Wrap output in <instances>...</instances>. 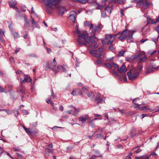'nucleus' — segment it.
<instances>
[{"label": "nucleus", "instance_id": "1", "mask_svg": "<svg viewBox=\"0 0 159 159\" xmlns=\"http://www.w3.org/2000/svg\"><path fill=\"white\" fill-rule=\"evenodd\" d=\"M103 27L101 24H98L97 26L93 25L91 30H89L90 33L93 34L91 36H88V34L84 31L79 30L78 29L77 25H76V33L78 34V38L77 42L79 45H84L87 44L90 42L88 37L90 39L91 42L94 43L95 39H97L95 35L98 33L99 30H100Z\"/></svg>", "mask_w": 159, "mask_h": 159}, {"label": "nucleus", "instance_id": "2", "mask_svg": "<svg viewBox=\"0 0 159 159\" xmlns=\"http://www.w3.org/2000/svg\"><path fill=\"white\" fill-rule=\"evenodd\" d=\"M126 30H124L122 32H119L115 34H107L105 38V42L102 40V43L103 44H106L107 45H110L113 42L116 37L118 34H126Z\"/></svg>", "mask_w": 159, "mask_h": 159}, {"label": "nucleus", "instance_id": "3", "mask_svg": "<svg viewBox=\"0 0 159 159\" xmlns=\"http://www.w3.org/2000/svg\"><path fill=\"white\" fill-rule=\"evenodd\" d=\"M129 79L132 80L136 79L139 75V72L135 69H132L127 72Z\"/></svg>", "mask_w": 159, "mask_h": 159}, {"label": "nucleus", "instance_id": "4", "mask_svg": "<svg viewBox=\"0 0 159 159\" xmlns=\"http://www.w3.org/2000/svg\"><path fill=\"white\" fill-rule=\"evenodd\" d=\"M43 2L47 6L53 7L54 6H56L59 4L61 1L60 0H43Z\"/></svg>", "mask_w": 159, "mask_h": 159}, {"label": "nucleus", "instance_id": "5", "mask_svg": "<svg viewBox=\"0 0 159 159\" xmlns=\"http://www.w3.org/2000/svg\"><path fill=\"white\" fill-rule=\"evenodd\" d=\"M57 65V63L55 60V58H54L53 59V61L51 62L50 64L48 63L46 67V69L48 70V69L51 68L53 71L56 68V66Z\"/></svg>", "mask_w": 159, "mask_h": 159}, {"label": "nucleus", "instance_id": "6", "mask_svg": "<svg viewBox=\"0 0 159 159\" xmlns=\"http://www.w3.org/2000/svg\"><path fill=\"white\" fill-rule=\"evenodd\" d=\"M76 14V11H72L70 12L69 17L73 23L75 22V16Z\"/></svg>", "mask_w": 159, "mask_h": 159}, {"label": "nucleus", "instance_id": "7", "mask_svg": "<svg viewBox=\"0 0 159 159\" xmlns=\"http://www.w3.org/2000/svg\"><path fill=\"white\" fill-rule=\"evenodd\" d=\"M117 70L119 73L123 74H125L127 71L125 66L124 64L122 65L120 68H118Z\"/></svg>", "mask_w": 159, "mask_h": 159}, {"label": "nucleus", "instance_id": "8", "mask_svg": "<svg viewBox=\"0 0 159 159\" xmlns=\"http://www.w3.org/2000/svg\"><path fill=\"white\" fill-rule=\"evenodd\" d=\"M126 30V34H118V35H120V36L118 37V39H119L120 41H123L127 37V32L129 33H130V31H127L126 30Z\"/></svg>", "mask_w": 159, "mask_h": 159}, {"label": "nucleus", "instance_id": "9", "mask_svg": "<svg viewBox=\"0 0 159 159\" xmlns=\"http://www.w3.org/2000/svg\"><path fill=\"white\" fill-rule=\"evenodd\" d=\"M57 10L59 14H63L66 11V9L64 7H57Z\"/></svg>", "mask_w": 159, "mask_h": 159}, {"label": "nucleus", "instance_id": "10", "mask_svg": "<svg viewBox=\"0 0 159 159\" xmlns=\"http://www.w3.org/2000/svg\"><path fill=\"white\" fill-rule=\"evenodd\" d=\"M98 51L100 53H97V54L95 55L94 57H95L98 58L105 54V53H104L103 50L102 48H98Z\"/></svg>", "mask_w": 159, "mask_h": 159}, {"label": "nucleus", "instance_id": "11", "mask_svg": "<svg viewBox=\"0 0 159 159\" xmlns=\"http://www.w3.org/2000/svg\"><path fill=\"white\" fill-rule=\"evenodd\" d=\"M89 119V117L88 115H85L84 116L80 117L79 118L80 121L82 122V123H84L86 121L88 120Z\"/></svg>", "mask_w": 159, "mask_h": 159}, {"label": "nucleus", "instance_id": "12", "mask_svg": "<svg viewBox=\"0 0 159 159\" xmlns=\"http://www.w3.org/2000/svg\"><path fill=\"white\" fill-rule=\"evenodd\" d=\"M8 3L10 7L15 9L17 11L18 8L17 7H16V6L17 4L16 1L12 0L10 1Z\"/></svg>", "mask_w": 159, "mask_h": 159}, {"label": "nucleus", "instance_id": "13", "mask_svg": "<svg viewBox=\"0 0 159 159\" xmlns=\"http://www.w3.org/2000/svg\"><path fill=\"white\" fill-rule=\"evenodd\" d=\"M62 71L65 72L66 70L65 68H64V67L61 66H58L57 68H55L54 70H53V71L56 73Z\"/></svg>", "mask_w": 159, "mask_h": 159}, {"label": "nucleus", "instance_id": "14", "mask_svg": "<svg viewBox=\"0 0 159 159\" xmlns=\"http://www.w3.org/2000/svg\"><path fill=\"white\" fill-rule=\"evenodd\" d=\"M144 1L143 3V6L144 7V8H147L149 5V2L148 0H143Z\"/></svg>", "mask_w": 159, "mask_h": 159}, {"label": "nucleus", "instance_id": "15", "mask_svg": "<svg viewBox=\"0 0 159 159\" xmlns=\"http://www.w3.org/2000/svg\"><path fill=\"white\" fill-rule=\"evenodd\" d=\"M111 2H116L117 1V0H110ZM102 3L103 4L105 2L107 1V0H102ZM99 6V9H101L104 6V5L102 4V5H98Z\"/></svg>", "mask_w": 159, "mask_h": 159}, {"label": "nucleus", "instance_id": "16", "mask_svg": "<svg viewBox=\"0 0 159 159\" xmlns=\"http://www.w3.org/2000/svg\"><path fill=\"white\" fill-rule=\"evenodd\" d=\"M12 34L13 35L14 39L19 37V35L18 34L17 32H16L15 31H11Z\"/></svg>", "mask_w": 159, "mask_h": 159}, {"label": "nucleus", "instance_id": "17", "mask_svg": "<svg viewBox=\"0 0 159 159\" xmlns=\"http://www.w3.org/2000/svg\"><path fill=\"white\" fill-rule=\"evenodd\" d=\"M112 7L113 6H111V7L109 6H107L105 8V10L107 11L108 13L110 14Z\"/></svg>", "mask_w": 159, "mask_h": 159}, {"label": "nucleus", "instance_id": "18", "mask_svg": "<svg viewBox=\"0 0 159 159\" xmlns=\"http://www.w3.org/2000/svg\"><path fill=\"white\" fill-rule=\"evenodd\" d=\"M84 25L86 26H88L89 29L90 30H91L93 26V25L90 24L89 22L86 21L84 22Z\"/></svg>", "mask_w": 159, "mask_h": 159}, {"label": "nucleus", "instance_id": "19", "mask_svg": "<svg viewBox=\"0 0 159 159\" xmlns=\"http://www.w3.org/2000/svg\"><path fill=\"white\" fill-rule=\"evenodd\" d=\"M142 55H144V56L142 58H141L140 59V62H146L147 58L145 56V54L144 55V54H142Z\"/></svg>", "mask_w": 159, "mask_h": 159}, {"label": "nucleus", "instance_id": "20", "mask_svg": "<svg viewBox=\"0 0 159 159\" xmlns=\"http://www.w3.org/2000/svg\"><path fill=\"white\" fill-rule=\"evenodd\" d=\"M153 70H152V68L150 67H148L147 69L146 73L148 74L150 73L153 72Z\"/></svg>", "mask_w": 159, "mask_h": 159}, {"label": "nucleus", "instance_id": "21", "mask_svg": "<svg viewBox=\"0 0 159 159\" xmlns=\"http://www.w3.org/2000/svg\"><path fill=\"white\" fill-rule=\"evenodd\" d=\"M143 0H138V2H137V4L139 7H142L143 6Z\"/></svg>", "mask_w": 159, "mask_h": 159}, {"label": "nucleus", "instance_id": "22", "mask_svg": "<svg viewBox=\"0 0 159 159\" xmlns=\"http://www.w3.org/2000/svg\"><path fill=\"white\" fill-rule=\"evenodd\" d=\"M153 111V110L151 109L148 106H145V109H144L145 112H146L147 111L152 112Z\"/></svg>", "mask_w": 159, "mask_h": 159}, {"label": "nucleus", "instance_id": "23", "mask_svg": "<svg viewBox=\"0 0 159 159\" xmlns=\"http://www.w3.org/2000/svg\"><path fill=\"white\" fill-rule=\"evenodd\" d=\"M94 156L96 157H102V156L98 151H96L95 152V155H94Z\"/></svg>", "mask_w": 159, "mask_h": 159}, {"label": "nucleus", "instance_id": "24", "mask_svg": "<svg viewBox=\"0 0 159 159\" xmlns=\"http://www.w3.org/2000/svg\"><path fill=\"white\" fill-rule=\"evenodd\" d=\"M142 54H144L145 55V53L144 52H140L139 54L137 55H135L133 56V58L134 59H135L137 58L138 57L141 56V55Z\"/></svg>", "mask_w": 159, "mask_h": 159}, {"label": "nucleus", "instance_id": "25", "mask_svg": "<svg viewBox=\"0 0 159 159\" xmlns=\"http://www.w3.org/2000/svg\"><path fill=\"white\" fill-rule=\"evenodd\" d=\"M78 91L77 89H74L71 92V94L73 95H76L78 94Z\"/></svg>", "mask_w": 159, "mask_h": 159}, {"label": "nucleus", "instance_id": "26", "mask_svg": "<svg viewBox=\"0 0 159 159\" xmlns=\"http://www.w3.org/2000/svg\"><path fill=\"white\" fill-rule=\"evenodd\" d=\"M97 50H92L90 51V53L94 56L95 55L97 54Z\"/></svg>", "mask_w": 159, "mask_h": 159}, {"label": "nucleus", "instance_id": "27", "mask_svg": "<svg viewBox=\"0 0 159 159\" xmlns=\"http://www.w3.org/2000/svg\"><path fill=\"white\" fill-rule=\"evenodd\" d=\"M87 95L89 97H93L94 96V94L93 93L90 92L87 94Z\"/></svg>", "mask_w": 159, "mask_h": 159}, {"label": "nucleus", "instance_id": "28", "mask_svg": "<svg viewBox=\"0 0 159 159\" xmlns=\"http://www.w3.org/2000/svg\"><path fill=\"white\" fill-rule=\"evenodd\" d=\"M13 149V150L15 151H20V148L18 147H14Z\"/></svg>", "mask_w": 159, "mask_h": 159}, {"label": "nucleus", "instance_id": "29", "mask_svg": "<svg viewBox=\"0 0 159 159\" xmlns=\"http://www.w3.org/2000/svg\"><path fill=\"white\" fill-rule=\"evenodd\" d=\"M0 92H6L7 91L6 89L3 88L2 86H0Z\"/></svg>", "mask_w": 159, "mask_h": 159}, {"label": "nucleus", "instance_id": "30", "mask_svg": "<svg viewBox=\"0 0 159 159\" xmlns=\"http://www.w3.org/2000/svg\"><path fill=\"white\" fill-rule=\"evenodd\" d=\"M125 52V51H124L123 50L119 52V53L118 55V56L120 57L123 56Z\"/></svg>", "mask_w": 159, "mask_h": 159}, {"label": "nucleus", "instance_id": "31", "mask_svg": "<svg viewBox=\"0 0 159 159\" xmlns=\"http://www.w3.org/2000/svg\"><path fill=\"white\" fill-rule=\"evenodd\" d=\"M125 0H117V2L120 4H124L125 2Z\"/></svg>", "mask_w": 159, "mask_h": 159}, {"label": "nucleus", "instance_id": "32", "mask_svg": "<svg viewBox=\"0 0 159 159\" xmlns=\"http://www.w3.org/2000/svg\"><path fill=\"white\" fill-rule=\"evenodd\" d=\"M131 31V34L128 36V37L129 39H132L133 38V34L134 32V30H132Z\"/></svg>", "mask_w": 159, "mask_h": 159}, {"label": "nucleus", "instance_id": "33", "mask_svg": "<svg viewBox=\"0 0 159 159\" xmlns=\"http://www.w3.org/2000/svg\"><path fill=\"white\" fill-rule=\"evenodd\" d=\"M25 131L28 134H31L32 132L31 131L30 129H29V128L25 129Z\"/></svg>", "mask_w": 159, "mask_h": 159}, {"label": "nucleus", "instance_id": "34", "mask_svg": "<svg viewBox=\"0 0 159 159\" xmlns=\"http://www.w3.org/2000/svg\"><path fill=\"white\" fill-rule=\"evenodd\" d=\"M101 15L103 17H105L107 16L106 12L105 11H103L101 13Z\"/></svg>", "mask_w": 159, "mask_h": 159}, {"label": "nucleus", "instance_id": "35", "mask_svg": "<svg viewBox=\"0 0 159 159\" xmlns=\"http://www.w3.org/2000/svg\"><path fill=\"white\" fill-rule=\"evenodd\" d=\"M78 2L82 4H84L87 2V0H78Z\"/></svg>", "mask_w": 159, "mask_h": 159}, {"label": "nucleus", "instance_id": "36", "mask_svg": "<svg viewBox=\"0 0 159 159\" xmlns=\"http://www.w3.org/2000/svg\"><path fill=\"white\" fill-rule=\"evenodd\" d=\"M46 102L48 103H50V104L52 105V106H53L54 103L52 102L50 99H48L46 101Z\"/></svg>", "mask_w": 159, "mask_h": 159}, {"label": "nucleus", "instance_id": "37", "mask_svg": "<svg viewBox=\"0 0 159 159\" xmlns=\"http://www.w3.org/2000/svg\"><path fill=\"white\" fill-rule=\"evenodd\" d=\"M112 74L116 76H118V74L117 72H116L114 70H113L112 72Z\"/></svg>", "mask_w": 159, "mask_h": 159}, {"label": "nucleus", "instance_id": "38", "mask_svg": "<svg viewBox=\"0 0 159 159\" xmlns=\"http://www.w3.org/2000/svg\"><path fill=\"white\" fill-rule=\"evenodd\" d=\"M104 64L106 65L110 69H111L112 67V66L108 63H104Z\"/></svg>", "mask_w": 159, "mask_h": 159}, {"label": "nucleus", "instance_id": "39", "mask_svg": "<svg viewBox=\"0 0 159 159\" xmlns=\"http://www.w3.org/2000/svg\"><path fill=\"white\" fill-rule=\"evenodd\" d=\"M27 82H28V78H25L21 82V84H23Z\"/></svg>", "mask_w": 159, "mask_h": 159}, {"label": "nucleus", "instance_id": "40", "mask_svg": "<svg viewBox=\"0 0 159 159\" xmlns=\"http://www.w3.org/2000/svg\"><path fill=\"white\" fill-rule=\"evenodd\" d=\"M103 102H104V100L103 99H99V100L98 101V102H97V103H102Z\"/></svg>", "mask_w": 159, "mask_h": 159}, {"label": "nucleus", "instance_id": "41", "mask_svg": "<svg viewBox=\"0 0 159 159\" xmlns=\"http://www.w3.org/2000/svg\"><path fill=\"white\" fill-rule=\"evenodd\" d=\"M142 151V149H141L139 148H138L137 150L135 151V153H136V154H138V153H139V152H141Z\"/></svg>", "mask_w": 159, "mask_h": 159}, {"label": "nucleus", "instance_id": "42", "mask_svg": "<svg viewBox=\"0 0 159 159\" xmlns=\"http://www.w3.org/2000/svg\"><path fill=\"white\" fill-rule=\"evenodd\" d=\"M30 20L32 24H33V25H34L35 23V21H34V19L32 17H31Z\"/></svg>", "mask_w": 159, "mask_h": 159}, {"label": "nucleus", "instance_id": "43", "mask_svg": "<svg viewBox=\"0 0 159 159\" xmlns=\"http://www.w3.org/2000/svg\"><path fill=\"white\" fill-rule=\"evenodd\" d=\"M2 111L6 112L8 114H10L11 113L10 111L9 110L2 109Z\"/></svg>", "mask_w": 159, "mask_h": 159}, {"label": "nucleus", "instance_id": "44", "mask_svg": "<svg viewBox=\"0 0 159 159\" xmlns=\"http://www.w3.org/2000/svg\"><path fill=\"white\" fill-rule=\"evenodd\" d=\"M2 35L4 36H5L4 32L2 31V29H0V35Z\"/></svg>", "mask_w": 159, "mask_h": 159}, {"label": "nucleus", "instance_id": "45", "mask_svg": "<svg viewBox=\"0 0 159 159\" xmlns=\"http://www.w3.org/2000/svg\"><path fill=\"white\" fill-rule=\"evenodd\" d=\"M4 150L3 148H2L0 147V155L3 153L4 152Z\"/></svg>", "mask_w": 159, "mask_h": 159}, {"label": "nucleus", "instance_id": "46", "mask_svg": "<svg viewBox=\"0 0 159 159\" xmlns=\"http://www.w3.org/2000/svg\"><path fill=\"white\" fill-rule=\"evenodd\" d=\"M97 63L98 64H101L102 63L101 60L100 59H98L97 61Z\"/></svg>", "mask_w": 159, "mask_h": 159}, {"label": "nucleus", "instance_id": "47", "mask_svg": "<svg viewBox=\"0 0 159 159\" xmlns=\"http://www.w3.org/2000/svg\"><path fill=\"white\" fill-rule=\"evenodd\" d=\"M72 107L75 109V111L77 113L76 114H77L79 111V109H76L75 107Z\"/></svg>", "mask_w": 159, "mask_h": 159}, {"label": "nucleus", "instance_id": "48", "mask_svg": "<svg viewBox=\"0 0 159 159\" xmlns=\"http://www.w3.org/2000/svg\"><path fill=\"white\" fill-rule=\"evenodd\" d=\"M59 107L60 110L61 111H62L63 110V107L62 105H60Z\"/></svg>", "mask_w": 159, "mask_h": 159}, {"label": "nucleus", "instance_id": "49", "mask_svg": "<svg viewBox=\"0 0 159 159\" xmlns=\"http://www.w3.org/2000/svg\"><path fill=\"white\" fill-rule=\"evenodd\" d=\"M124 11L123 10H121V11H120V14H121V17L123 16H124Z\"/></svg>", "mask_w": 159, "mask_h": 159}, {"label": "nucleus", "instance_id": "50", "mask_svg": "<svg viewBox=\"0 0 159 159\" xmlns=\"http://www.w3.org/2000/svg\"><path fill=\"white\" fill-rule=\"evenodd\" d=\"M151 155L154 156L155 157H156L157 156V154L154 152H152L151 154Z\"/></svg>", "mask_w": 159, "mask_h": 159}, {"label": "nucleus", "instance_id": "51", "mask_svg": "<svg viewBox=\"0 0 159 159\" xmlns=\"http://www.w3.org/2000/svg\"><path fill=\"white\" fill-rule=\"evenodd\" d=\"M118 110L121 114H123L124 113V110L123 109H120L119 108L118 109Z\"/></svg>", "mask_w": 159, "mask_h": 159}, {"label": "nucleus", "instance_id": "52", "mask_svg": "<svg viewBox=\"0 0 159 159\" xmlns=\"http://www.w3.org/2000/svg\"><path fill=\"white\" fill-rule=\"evenodd\" d=\"M47 51L48 53H50L51 52V50L50 48H47Z\"/></svg>", "mask_w": 159, "mask_h": 159}, {"label": "nucleus", "instance_id": "53", "mask_svg": "<svg viewBox=\"0 0 159 159\" xmlns=\"http://www.w3.org/2000/svg\"><path fill=\"white\" fill-rule=\"evenodd\" d=\"M51 96L53 98H55V97L54 96V94L53 93V90L52 89V94H51Z\"/></svg>", "mask_w": 159, "mask_h": 159}, {"label": "nucleus", "instance_id": "54", "mask_svg": "<svg viewBox=\"0 0 159 159\" xmlns=\"http://www.w3.org/2000/svg\"><path fill=\"white\" fill-rule=\"evenodd\" d=\"M98 119V118H94V119H93L90 122V123H93V121L94 120H97Z\"/></svg>", "mask_w": 159, "mask_h": 159}, {"label": "nucleus", "instance_id": "55", "mask_svg": "<svg viewBox=\"0 0 159 159\" xmlns=\"http://www.w3.org/2000/svg\"><path fill=\"white\" fill-rule=\"evenodd\" d=\"M72 110H68L66 111L67 113L68 114H70L71 113Z\"/></svg>", "mask_w": 159, "mask_h": 159}, {"label": "nucleus", "instance_id": "56", "mask_svg": "<svg viewBox=\"0 0 159 159\" xmlns=\"http://www.w3.org/2000/svg\"><path fill=\"white\" fill-rule=\"evenodd\" d=\"M142 119H143L144 117L147 116V114H142Z\"/></svg>", "mask_w": 159, "mask_h": 159}, {"label": "nucleus", "instance_id": "57", "mask_svg": "<svg viewBox=\"0 0 159 159\" xmlns=\"http://www.w3.org/2000/svg\"><path fill=\"white\" fill-rule=\"evenodd\" d=\"M147 40H148V39H143L141 40V42H142V43H143Z\"/></svg>", "mask_w": 159, "mask_h": 159}, {"label": "nucleus", "instance_id": "58", "mask_svg": "<svg viewBox=\"0 0 159 159\" xmlns=\"http://www.w3.org/2000/svg\"><path fill=\"white\" fill-rule=\"evenodd\" d=\"M156 30L158 33H159V26L155 28Z\"/></svg>", "mask_w": 159, "mask_h": 159}, {"label": "nucleus", "instance_id": "59", "mask_svg": "<svg viewBox=\"0 0 159 159\" xmlns=\"http://www.w3.org/2000/svg\"><path fill=\"white\" fill-rule=\"evenodd\" d=\"M100 93H98V94H97V98H96V99H99V97H100Z\"/></svg>", "mask_w": 159, "mask_h": 159}, {"label": "nucleus", "instance_id": "60", "mask_svg": "<svg viewBox=\"0 0 159 159\" xmlns=\"http://www.w3.org/2000/svg\"><path fill=\"white\" fill-rule=\"evenodd\" d=\"M143 158V156L140 157H135V159H142Z\"/></svg>", "mask_w": 159, "mask_h": 159}, {"label": "nucleus", "instance_id": "61", "mask_svg": "<svg viewBox=\"0 0 159 159\" xmlns=\"http://www.w3.org/2000/svg\"><path fill=\"white\" fill-rule=\"evenodd\" d=\"M35 24L36 25V27L38 28H40V26H39V25H38V23L37 22H36V23H35Z\"/></svg>", "mask_w": 159, "mask_h": 159}, {"label": "nucleus", "instance_id": "62", "mask_svg": "<svg viewBox=\"0 0 159 159\" xmlns=\"http://www.w3.org/2000/svg\"><path fill=\"white\" fill-rule=\"evenodd\" d=\"M149 158V156H145L144 157V158H142V159H148Z\"/></svg>", "mask_w": 159, "mask_h": 159}, {"label": "nucleus", "instance_id": "63", "mask_svg": "<svg viewBox=\"0 0 159 159\" xmlns=\"http://www.w3.org/2000/svg\"><path fill=\"white\" fill-rule=\"evenodd\" d=\"M10 61L11 62H13L14 61V59L12 57H11L10 59Z\"/></svg>", "mask_w": 159, "mask_h": 159}, {"label": "nucleus", "instance_id": "64", "mask_svg": "<svg viewBox=\"0 0 159 159\" xmlns=\"http://www.w3.org/2000/svg\"><path fill=\"white\" fill-rule=\"evenodd\" d=\"M125 159H131V158L130 157H129V156H127V157H126Z\"/></svg>", "mask_w": 159, "mask_h": 159}]
</instances>
